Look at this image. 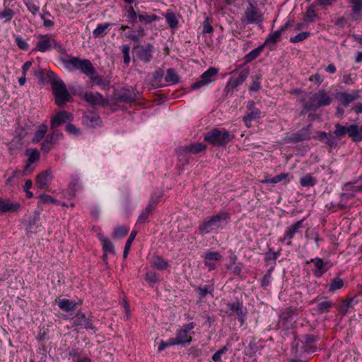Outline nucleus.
Masks as SVG:
<instances>
[{"instance_id": "obj_23", "label": "nucleus", "mask_w": 362, "mask_h": 362, "mask_svg": "<svg viewBox=\"0 0 362 362\" xmlns=\"http://www.w3.org/2000/svg\"><path fill=\"white\" fill-rule=\"evenodd\" d=\"M346 134L349 136H359L362 134V126L360 128L357 124H351L348 127L341 126V136Z\"/></svg>"}, {"instance_id": "obj_13", "label": "nucleus", "mask_w": 362, "mask_h": 362, "mask_svg": "<svg viewBox=\"0 0 362 362\" xmlns=\"http://www.w3.org/2000/svg\"><path fill=\"white\" fill-rule=\"evenodd\" d=\"M314 265L313 272L316 277H320L328 269V262L322 259L316 257L310 260Z\"/></svg>"}, {"instance_id": "obj_64", "label": "nucleus", "mask_w": 362, "mask_h": 362, "mask_svg": "<svg viewBox=\"0 0 362 362\" xmlns=\"http://www.w3.org/2000/svg\"><path fill=\"white\" fill-rule=\"evenodd\" d=\"M259 77L257 76L255 80L253 81L252 85L250 87V90L253 91H257L260 88V83L259 82Z\"/></svg>"}, {"instance_id": "obj_44", "label": "nucleus", "mask_w": 362, "mask_h": 362, "mask_svg": "<svg viewBox=\"0 0 362 362\" xmlns=\"http://www.w3.org/2000/svg\"><path fill=\"white\" fill-rule=\"evenodd\" d=\"M14 38L16 43L20 49L27 50L29 48L28 44L23 37L19 35H16Z\"/></svg>"}, {"instance_id": "obj_52", "label": "nucleus", "mask_w": 362, "mask_h": 362, "mask_svg": "<svg viewBox=\"0 0 362 362\" xmlns=\"http://www.w3.org/2000/svg\"><path fill=\"white\" fill-rule=\"evenodd\" d=\"M129 231V228L120 226L115 230V235L119 238L125 236Z\"/></svg>"}, {"instance_id": "obj_10", "label": "nucleus", "mask_w": 362, "mask_h": 362, "mask_svg": "<svg viewBox=\"0 0 362 362\" xmlns=\"http://www.w3.org/2000/svg\"><path fill=\"white\" fill-rule=\"evenodd\" d=\"M342 190L344 192L341 193V201L343 199L352 198L356 192L362 191V180L352 183H346Z\"/></svg>"}, {"instance_id": "obj_2", "label": "nucleus", "mask_w": 362, "mask_h": 362, "mask_svg": "<svg viewBox=\"0 0 362 362\" xmlns=\"http://www.w3.org/2000/svg\"><path fill=\"white\" fill-rule=\"evenodd\" d=\"M301 102L305 109L310 110L329 105L331 99L324 90H320L315 93L305 94Z\"/></svg>"}, {"instance_id": "obj_30", "label": "nucleus", "mask_w": 362, "mask_h": 362, "mask_svg": "<svg viewBox=\"0 0 362 362\" xmlns=\"http://www.w3.org/2000/svg\"><path fill=\"white\" fill-rule=\"evenodd\" d=\"M264 45H260L253 50L250 51L245 56V60L247 63H249L256 59L260 53L262 52Z\"/></svg>"}, {"instance_id": "obj_53", "label": "nucleus", "mask_w": 362, "mask_h": 362, "mask_svg": "<svg viewBox=\"0 0 362 362\" xmlns=\"http://www.w3.org/2000/svg\"><path fill=\"white\" fill-rule=\"evenodd\" d=\"M221 256L216 252H207L205 255V258L207 261L219 260Z\"/></svg>"}, {"instance_id": "obj_51", "label": "nucleus", "mask_w": 362, "mask_h": 362, "mask_svg": "<svg viewBox=\"0 0 362 362\" xmlns=\"http://www.w3.org/2000/svg\"><path fill=\"white\" fill-rule=\"evenodd\" d=\"M207 136H229V133L225 129H214L208 132Z\"/></svg>"}, {"instance_id": "obj_60", "label": "nucleus", "mask_w": 362, "mask_h": 362, "mask_svg": "<svg viewBox=\"0 0 362 362\" xmlns=\"http://www.w3.org/2000/svg\"><path fill=\"white\" fill-rule=\"evenodd\" d=\"M339 288V278L336 277L333 279L332 282L330 284L329 291H334Z\"/></svg>"}, {"instance_id": "obj_59", "label": "nucleus", "mask_w": 362, "mask_h": 362, "mask_svg": "<svg viewBox=\"0 0 362 362\" xmlns=\"http://www.w3.org/2000/svg\"><path fill=\"white\" fill-rule=\"evenodd\" d=\"M305 16L309 21H313L315 16V12L313 6H310L305 13Z\"/></svg>"}, {"instance_id": "obj_34", "label": "nucleus", "mask_w": 362, "mask_h": 362, "mask_svg": "<svg viewBox=\"0 0 362 362\" xmlns=\"http://www.w3.org/2000/svg\"><path fill=\"white\" fill-rule=\"evenodd\" d=\"M300 183L303 187H313L316 184V180L310 174H308L300 180Z\"/></svg>"}, {"instance_id": "obj_9", "label": "nucleus", "mask_w": 362, "mask_h": 362, "mask_svg": "<svg viewBox=\"0 0 362 362\" xmlns=\"http://www.w3.org/2000/svg\"><path fill=\"white\" fill-rule=\"evenodd\" d=\"M228 308L226 313L230 316H236L240 324L243 325L245 321V317L246 315V310L243 308V304L235 302L228 304Z\"/></svg>"}, {"instance_id": "obj_22", "label": "nucleus", "mask_w": 362, "mask_h": 362, "mask_svg": "<svg viewBox=\"0 0 362 362\" xmlns=\"http://www.w3.org/2000/svg\"><path fill=\"white\" fill-rule=\"evenodd\" d=\"M358 98L359 92L358 90L351 93H341V103L344 106H347Z\"/></svg>"}, {"instance_id": "obj_16", "label": "nucleus", "mask_w": 362, "mask_h": 362, "mask_svg": "<svg viewBox=\"0 0 362 362\" xmlns=\"http://www.w3.org/2000/svg\"><path fill=\"white\" fill-rule=\"evenodd\" d=\"M71 115L66 111L60 112L57 113L51 121V127L52 129L57 127L61 124L70 120Z\"/></svg>"}, {"instance_id": "obj_15", "label": "nucleus", "mask_w": 362, "mask_h": 362, "mask_svg": "<svg viewBox=\"0 0 362 362\" xmlns=\"http://www.w3.org/2000/svg\"><path fill=\"white\" fill-rule=\"evenodd\" d=\"M73 324L75 326H81L85 329H93L92 323L90 320L87 318L84 313H77L73 317Z\"/></svg>"}, {"instance_id": "obj_35", "label": "nucleus", "mask_w": 362, "mask_h": 362, "mask_svg": "<svg viewBox=\"0 0 362 362\" xmlns=\"http://www.w3.org/2000/svg\"><path fill=\"white\" fill-rule=\"evenodd\" d=\"M152 266L159 270H163L168 267V262L160 257L157 256L153 259Z\"/></svg>"}, {"instance_id": "obj_43", "label": "nucleus", "mask_w": 362, "mask_h": 362, "mask_svg": "<svg viewBox=\"0 0 362 362\" xmlns=\"http://www.w3.org/2000/svg\"><path fill=\"white\" fill-rule=\"evenodd\" d=\"M144 29L143 28H140L139 29V34H136L134 31L133 30H129L127 34H126V36L129 38L130 40H133V41H138L139 40V38L141 37V36H144Z\"/></svg>"}, {"instance_id": "obj_25", "label": "nucleus", "mask_w": 362, "mask_h": 362, "mask_svg": "<svg viewBox=\"0 0 362 362\" xmlns=\"http://www.w3.org/2000/svg\"><path fill=\"white\" fill-rule=\"evenodd\" d=\"M261 112L258 109H249L246 116L244 117V122L247 127H250L252 120L256 119L260 117Z\"/></svg>"}, {"instance_id": "obj_29", "label": "nucleus", "mask_w": 362, "mask_h": 362, "mask_svg": "<svg viewBox=\"0 0 362 362\" xmlns=\"http://www.w3.org/2000/svg\"><path fill=\"white\" fill-rule=\"evenodd\" d=\"M230 137H205V140L212 146H223L229 141Z\"/></svg>"}, {"instance_id": "obj_37", "label": "nucleus", "mask_w": 362, "mask_h": 362, "mask_svg": "<svg viewBox=\"0 0 362 362\" xmlns=\"http://www.w3.org/2000/svg\"><path fill=\"white\" fill-rule=\"evenodd\" d=\"M56 143V140L54 137H46L45 139L42 142L41 149L42 151L47 152L49 151Z\"/></svg>"}, {"instance_id": "obj_40", "label": "nucleus", "mask_w": 362, "mask_h": 362, "mask_svg": "<svg viewBox=\"0 0 362 362\" xmlns=\"http://www.w3.org/2000/svg\"><path fill=\"white\" fill-rule=\"evenodd\" d=\"M167 23L171 28L177 27L178 21L175 15L172 12H168L165 14Z\"/></svg>"}, {"instance_id": "obj_48", "label": "nucleus", "mask_w": 362, "mask_h": 362, "mask_svg": "<svg viewBox=\"0 0 362 362\" xmlns=\"http://www.w3.org/2000/svg\"><path fill=\"white\" fill-rule=\"evenodd\" d=\"M352 10L357 13L362 11V0H350Z\"/></svg>"}, {"instance_id": "obj_4", "label": "nucleus", "mask_w": 362, "mask_h": 362, "mask_svg": "<svg viewBox=\"0 0 362 362\" xmlns=\"http://www.w3.org/2000/svg\"><path fill=\"white\" fill-rule=\"evenodd\" d=\"M194 322H190L188 324L183 325L180 327L176 332V337L173 338V344L175 345L189 344L192 340V335L194 332L192 329L195 327Z\"/></svg>"}, {"instance_id": "obj_32", "label": "nucleus", "mask_w": 362, "mask_h": 362, "mask_svg": "<svg viewBox=\"0 0 362 362\" xmlns=\"http://www.w3.org/2000/svg\"><path fill=\"white\" fill-rule=\"evenodd\" d=\"M288 176V173H281L274 177L266 178L264 180H262V183H271V184H276L284 180H286Z\"/></svg>"}, {"instance_id": "obj_3", "label": "nucleus", "mask_w": 362, "mask_h": 362, "mask_svg": "<svg viewBox=\"0 0 362 362\" xmlns=\"http://www.w3.org/2000/svg\"><path fill=\"white\" fill-rule=\"evenodd\" d=\"M51 83L55 101L58 105H63L71 99V95L66 90L64 83L55 75L51 77Z\"/></svg>"}, {"instance_id": "obj_47", "label": "nucleus", "mask_w": 362, "mask_h": 362, "mask_svg": "<svg viewBox=\"0 0 362 362\" xmlns=\"http://www.w3.org/2000/svg\"><path fill=\"white\" fill-rule=\"evenodd\" d=\"M39 204L43 203H56L57 201L49 194H41L38 197Z\"/></svg>"}, {"instance_id": "obj_55", "label": "nucleus", "mask_w": 362, "mask_h": 362, "mask_svg": "<svg viewBox=\"0 0 362 362\" xmlns=\"http://www.w3.org/2000/svg\"><path fill=\"white\" fill-rule=\"evenodd\" d=\"M172 342H173V338L170 339L167 342L161 341V342L160 343V344L158 346V351L160 352L168 346H175V344H173Z\"/></svg>"}, {"instance_id": "obj_28", "label": "nucleus", "mask_w": 362, "mask_h": 362, "mask_svg": "<svg viewBox=\"0 0 362 362\" xmlns=\"http://www.w3.org/2000/svg\"><path fill=\"white\" fill-rule=\"evenodd\" d=\"M110 25L111 24L109 23H105L98 25L97 28L93 31V36L95 38L103 37L107 33L106 30Z\"/></svg>"}, {"instance_id": "obj_17", "label": "nucleus", "mask_w": 362, "mask_h": 362, "mask_svg": "<svg viewBox=\"0 0 362 362\" xmlns=\"http://www.w3.org/2000/svg\"><path fill=\"white\" fill-rule=\"evenodd\" d=\"M3 214L4 213H15L18 211L21 205L19 202H12L9 199H3Z\"/></svg>"}, {"instance_id": "obj_11", "label": "nucleus", "mask_w": 362, "mask_h": 362, "mask_svg": "<svg viewBox=\"0 0 362 362\" xmlns=\"http://www.w3.org/2000/svg\"><path fill=\"white\" fill-rule=\"evenodd\" d=\"M83 99L92 105H107L109 104L108 100L99 93L87 92L83 95Z\"/></svg>"}, {"instance_id": "obj_20", "label": "nucleus", "mask_w": 362, "mask_h": 362, "mask_svg": "<svg viewBox=\"0 0 362 362\" xmlns=\"http://www.w3.org/2000/svg\"><path fill=\"white\" fill-rule=\"evenodd\" d=\"M100 240L102 243L103 250L104 251L103 258L104 261L106 262L107 254H115L114 245L111 241L106 238L100 236Z\"/></svg>"}, {"instance_id": "obj_38", "label": "nucleus", "mask_w": 362, "mask_h": 362, "mask_svg": "<svg viewBox=\"0 0 362 362\" xmlns=\"http://www.w3.org/2000/svg\"><path fill=\"white\" fill-rule=\"evenodd\" d=\"M136 235V231L132 230L126 242V244H125L124 250L123 252V256L124 258L127 257V256L129 253V249L131 247L132 243L134 241V240L135 239Z\"/></svg>"}, {"instance_id": "obj_63", "label": "nucleus", "mask_w": 362, "mask_h": 362, "mask_svg": "<svg viewBox=\"0 0 362 362\" xmlns=\"http://www.w3.org/2000/svg\"><path fill=\"white\" fill-rule=\"evenodd\" d=\"M47 127L45 124H41L37 131L36 136H44L47 132Z\"/></svg>"}, {"instance_id": "obj_50", "label": "nucleus", "mask_w": 362, "mask_h": 362, "mask_svg": "<svg viewBox=\"0 0 362 362\" xmlns=\"http://www.w3.org/2000/svg\"><path fill=\"white\" fill-rule=\"evenodd\" d=\"M213 30L214 29L211 23L209 22V19L206 18L203 23V34L211 33L213 32Z\"/></svg>"}, {"instance_id": "obj_1", "label": "nucleus", "mask_w": 362, "mask_h": 362, "mask_svg": "<svg viewBox=\"0 0 362 362\" xmlns=\"http://www.w3.org/2000/svg\"><path fill=\"white\" fill-rule=\"evenodd\" d=\"M230 214L226 211H221L202 221L198 227L201 235L210 233H218L219 230L223 229L230 221Z\"/></svg>"}, {"instance_id": "obj_39", "label": "nucleus", "mask_w": 362, "mask_h": 362, "mask_svg": "<svg viewBox=\"0 0 362 362\" xmlns=\"http://www.w3.org/2000/svg\"><path fill=\"white\" fill-rule=\"evenodd\" d=\"M138 18L140 21H144L147 24L158 20V17L157 16L154 14L148 15L146 13L139 14Z\"/></svg>"}, {"instance_id": "obj_31", "label": "nucleus", "mask_w": 362, "mask_h": 362, "mask_svg": "<svg viewBox=\"0 0 362 362\" xmlns=\"http://www.w3.org/2000/svg\"><path fill=\"white\" fill-rule=\"evenodd\" d=\"M154 204L152 202H150L149 204L146 207V209L141 212L140 214L138 221L140 223H144L146 219L148 218L149 214L154 209Z\"/></svg>"}, {"instance_id": "obj_12", "label": "nucleus", "mask_w": 362, "mask_h": 362, "mask_svg": "<svg viewBox=\"0 0 362 362\" xmlns=\"http://www.w3.org/2000/svg\"><path fill=\"white\" fill-rule=\"evenodd\" d=\"M303 220L298 221L288 227L285 231L282 241L287 240V245H291V240L293 238L294 235L298 233L303 228Z\"/></svg>"}, {"instance_id": "obj_24", "label": "nucleus", "mask_w": 362, "mask_h": 362, "mask_svg": "<svg viewBox=\"0 0 362 362\" xmlns=\"http://www.w3.org/2000/svg\"><path fill=\"white\" fill-rule=\"evenodd\" d=\"M356 303V300H355V298L353 297L344 299L342 303H341V315H344L349 313L354 308V305Z\"/></svg>"}, {"instance_id": "obj_49", "label": "nucleus", "mask_w": 362, "mask_h": 362, "mask_svg": "<svg viewBox=\"0 0 362 362\" xmlns=\"http://www.w3.org/2000/svg\"><path fill=\"white\" fill-rule=\"evenodd\" d=\"M331 308V303L327 300H323L317 303V309L320 313H325Z\"/></svg>"}, {"instance_id": "obj_19", "label": "nucleus", "mask_w": 362, "mask_h": 362, "mask_svg": "<svg viewBox=\"0 0 362 362\" xmlns=\"http://www.w3.org/2000/svg\"><path fill=\"white\" fill-rule=\"evenodd\" d=\"M81 59L74 57H69L62 60L64 66L69 71L78 70Z\"/></svg>"}, {"instance_id": "obj_21", "label": "nucleus", "mask_w": 362, "mask_h": 362, "mask_svg": "<svg viewBox=\"0 0 362 362\" xmlns=\"http://www.w3.org/2000/svg\"><path fill=\"white\" fill-rule=\"evenodd\" d=\"M25 153L28 158V163L25 166V170H28L30 164L39 160L40 152L36 148H28L26 149Z\"/></svg>"}, {"instance_id": "obj_41", "label": "nucleus", "mask_w": 362, "mask_h": 362, "mask_svg": "<svg viewBox=\"0 0 362 362\" xmlns=\"http://www.w3.org/2000/svg\"><path fill=\"white\" fill-rule=\"evenodd\" d=\"M165 79L166 81L171 82L173 83H176L179 81L177 75L176 74L175 71L172 69H168Z\"/></svg>"}, {"instance_id": "obj_36", "label": "nucleus", "mask_w": 362, "mask_h": 362, "mask_svg": "<svg viewBox=\"0 0 362 362\" xmlns=\"http://www.w3.org/2000/svg\"><path fill=\"white\" fill-rule=\"evenodd\" d=\"M15 12L5 6L4 9L0 12V19H4L6 22H10L14 16Z\"/></svg>"}, {"instance_id": "obj_54", "label": "nucleus", "mask_w": 362, "mask_h": 362, "mask_svg": "<svg viewBox=\"0 0 362 362\" xmlns=\"http://www.w3.org/2000/svg\"><path fill=\"white\" fill-rule=\"evenodd\" d=\"M127 17L133 24L136 23L137 16L132 6L127 10Z\"/></svg>"}, {"instance_id": "obj_33", "label": "nucleus", "mask_w": 362, "mask_h": 362, "mask_svg": "<svg viewBox=\"0 0 362 362\" xmlns=\"http://www.w3.org/2000/svg\"><path fill=\"white\" fill-rule=\"evenodd\" d=\"M288 23H286L279 30L275 31L274 33L270 35L266 40V42H276L279 40L281 33L288 27Z\"/></svg>"}, {"instance_id": "obj_18", "label": "nucleus", "mask_w": 362, "mask_h": 362, "mask_svg": "<svg viewBox=\"0 0 362 362\" xmlns=\"http://www.w3.org/2000/svg\"><path fill=\"white\" fill-rule=\"evenodd\" d=\"M206 148V144L201 142H197L182 147V151L184 153L196 154L205 151Z\"/></svg>"}, {"instance_id": "obj_26", "label": "nucleus", "mask_w": 362, "mask_h": 362, "mask_svg": "<svg viewBox=\"0 0 362 362\" xmlns=\"http://www.w3.org/2000/svg\"><path fill=\"white\" fill-rule=\"evenodd\" d=\"M152 46L148 45L145 47H141L138 51V56L144 62H148L151 58Z\"/></svg>"}, {"instance_id": "obj_58", "label": "nucleus", "mask_w": 362, "mask_h": 362, "mask_svg": "<svg viewBox=\"0 0 362 362\" xmlns=\"http://www.w3.org/2000/svg\"><path fill=\"white\" fill-rule=\"evenodd\" d=\"M146 281L151 283H156L158 281L157 275L155 273L151 272L146 273Z\"/></svg>"}, {"instance_id": "obj_5", "label": "nucleus", "mask_w": 362, "mask_h": 362, "mask_svg": "<svg viewBox=\"0 0 362 362\" xmlns=\"http://www.w3.org/2000/svg\"><path fill=\"white\" fill-rule=\"evenodd\" d=\"M241 21L245 24H259L262 22V16L257 8L250 2L244 11Z\"/></svg>"}, {"instance_id": "obj_42", "label": "nucleus", "mask_w": 362, "mask_h": 362, "mask_svg": "<svg viewBox=\"0 0 362 362\" xmlns=\"http://www.w3.org/2000/svg\"><path fill=\"white\" fill-rule=\"evenodd\" d=\"M249 74H250V71L248 69H245L243 70L239 74L238 78L233 82V86H237L241 84L247 78V76H249Z\"/></svg>"}, {"instance_id": "obj_57", "label": "nucleus", "mask_w": 362, "mask_h": 362, "mask_svg": "<svg viewBox=\"0 0 362 362\" xmlns=\"http://www.w3.org/2000/svg\"><path fill=\"white\" fill-rule=\"evenodd\" d=\"M66 132L69 134H79V130L73 124H68L66 125Z\"/></svg>"}, {"instance_id": "obj_45", "label": "nucleus", "mask_w": 362, "mask_h": 362, "mask_svg": "<svg viewBox=\"0 0 362 362\" xmlns=\"http://www.w3.org/2000/svg\"><path fill=\"white\" fill-rule=\"evenodd\" d=\"M273 271V268L269 269L267 272L264 274L262 279V286L267 287L272 282V272Z\"/></svg>"}, {"instance_id": "obj_46", "label": "nucleus", "mask_w": 362, "mask_h": 362, "mask_svg": "<svg viewBox=\"0 0 362 362\" xmlns=\"http://www.w3.org/2000/svg\"><path fill=\"white\" fill-rule=\"evenodd\" d=\"M308 36H309V33L302 32V33H298V35H295L294 37H291L290 41L293 43H297V42L304 40Z\"/></svg>"}, {"instance_id": "obj_7", "label": "nucleus", "mask_w": 362, "mask_h": 362, "mask_svg": "<svg viewBox=\"0 0 362 362\" xmlns=\"http://www.w3.org/2000/svg\"><path fill=\"white\" fill-rule=\"evenodd\" d=\"M78 70H81L90 80L93 84H101L102 79L95 74V70L88 59H81Z\"/></svg>"}, {"instance_id": "obj_6", "label": "nucleus", "mask_w": 362, "mask_h": 362, "mask_svg": "<svg viewBox=\"0 0 362 362\" xmlns=\"http://www.w3.org/2000/svg\"><path fill=\"white\" fill-rule=\"evenodd\" d=\"M58 42L51 35H39L35 49L41 52H46L58 47Z\"/></svg>"}, {"instance_id": "obj_61", "label": "nucleus", "mask_w": 362, "mask_h": 362, "mask_svg": "<svg viewBox=\"0 0 362 362\" xmlns=\"http://www.w3.org/2000/svg\"><path fill=\"white\" fill-rule=\"evenodd\" d=\"M322 77L319 74H315L310 77V81L320 85L322 82Z\"/></svg>"}, {"instance_id": "obj_62", "label": "nucleus", "mask_w": 362, "mask_h": 362, "mask_svg": "<svg viewBox=\"0 0 362 362\" xmlns=\"http://www.w3.org/2000/svg\"><path fill=\"white\" fill-rule=\"evenodd\" d=\"M34 76L38 79L39 81H44V73L41 69H37L34 71Z\"/></svg>"}, {"instance_id": "obj_8", "label": "nucleus", "mask_w": 362, "mask_h": 362, "mask_svg": "<svg viewBox=\"0 0 362 362\" xmlns=\"http://www.w3.org/2000/svg\"><path fill=\"white\" fill-rule=\"evenodd\" d=\"M218 69L214 67H211L208 69L205 72H204L200 78V80L193 83L192 88L193 89H197L201 88L202 86H204L208 85L214 81V77L218 74Z\"/></svg>"}, {"instance_id": "obj_14", "label": "nucleus", "mask_w": 362, "mask_h": 362, "mask_svg": "<svg viewBox=\"0 0 362 362\" xmlns=\"http://www.w3.org/2000/svg\"><path fill=\"white\" fill-rule=\"evenodd\" d=\"M52 179V174L50 170L43 171L37 175L36 185L40 189H45L48 187Z\"/></svg>"}, {"instance_id": "obj_56", "label": "nucleus", "mask_w": 362, "mask_h": 362, "mask_svg": "<svg viewBox=\"0 0 362 362\" xmlns=\"http://www.w3.org/2000/svg\"><path fill=\"white\" fill-rule=\"evenodd\" d=\"M122 52L124 54V63L126 64H128L130 62V57H129V47L126 45V46H123L122 47Z\"/></svg>"}, {"instance_id": "obj_27", "label": "nucleus", "mask_w": 362, "mask_h": 362, "mask_svg": "<svg viewBox=\"0 0 362 362\" xmlns=\"http://www.w3.org/2000/svg\"><path fill=\"white\" fill-rule=\"evenodd\" d=\"M58 305L61 310L69 312L76 309V303L68 299H62L59 301Z\"/></svg>"}]
</instances>
